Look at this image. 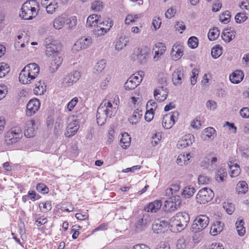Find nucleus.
<instances>
[{
	"label": "nucleus",
	"mask_w": 249,
	"mask_h": 249,
	"mask_svg": "<svg viewBox=\"0 0 249 249\" xmlns=\"http://www.w3.org/2000/svg\"><path fill=\"white\" fill-rule=\"evenodd\" d=\"M106 61L102 59L99 61L95 65L94 69L98 71H101L106 67Z\"/></svg>",
	"instance_id": "52"
},
{
	"label": "nucleus",
	"mask_w": 249,
	"mask_h": 249,
	"mask_svg": "<svg viewBox=\"0 0 249 249\" xmlns=\"http://www.w3.org/2000/svg\"><path fill=\"white\" fill-rule=\"evenodd\" d=\"M168 94V90L164 85L157 87L154 91L155 99L159 102L165 100Z\"/></svg>",
	"instance_id": "13"
},
{
	"label": "nucleus",
	"mask_w": 249,
	"mask_h": 249,
	"mask_svg": "<svg viewBox=\"0 0 249 249\" xmlns=\"http://www.w3.org/2000/svg\"><path fill=\"white\" fill-rule=\"evenodd\" d=\"M28 67H25L21 71L19 74V81L23 84H30L34 80L32 77H30Z\"/></svg>",
	"instance_id": "17"
},
{
	"label": "nucleus",
	"mask_w": 249,
	"mask_h": 249,
	"mask_svg": "<svg viewBox=\"0 0 249 249\" xmlns=\"http://www.w3.org/2000/svg\"><path fill=\"white\" fill-rule=\"evenodd\" d=\"M213 196L214 194L211 189L204 188L200 190L197 194L196 201L199 204H206L210 201Z\"/></svg>",
	"instance_id": "8"
},
{
	"label": "nucleus",
	"mask_w": 249,
	"mask_h": 249,
	"mask_svg": "<svg viewBox=\"0 0 249 249\" xmlns=\"http://www.w3.org/2000/svg\"><path fill=\"white\" fill-rule=\"evenodd\" d=\"M175 28L180 33H182V32L185 30L186 26L182 21H178L175 25Z\"/></svg>",
	"instance_id": "61"
},
{
	"label": "nucleus",
	"mask_w": 249,
	"mask_h": 249,
	"mask_svg": "<svg viewBox=\"0 0 249 249\" xmlns=\"http://www.w3.org/2000/svg\"><path fill=\"white\" fill-rule=\"evenodd\" d=\"M244 76V73L242 71L237 70L230 76V80L232 83L238 84L243 80Z\"/></svg>",
	"instance_id": "28"
},
{
	"label": "nucleus",
	"mask_w": 249,
	"mask_h": 249,
	"mask_svg": "<svg viewBox=\"0 0 249 249\" xmlns=\"http://www.w3.org/2000/svg\"><path fill=\"white\" fill-rule=\"evenodd\" d=\"M103 8V2L100 0H96L92 3L91 9L93 11L98 12Z\"/></svg>",
	"instance_id": "46"
},
{
	"label": "nucleus",
	"mask_w": 249,
	"mask_h": 249,
	"mask_svg": "<svg viewBox=\"0 0 249 249\" xmlns=\"http://www.w3.org/2000/svg\"><path fill=\"white\" fill-rule=\"evenodd\" d=\"M151 221V217L149 213L144 212L142 213L137 218L135 227L139 231L145 229Z\"/></svg>",
	"instance_id": "9"
},
{
	"label": "nucleus",
	"mask_w": 249,
	"mask_h": 249,
	"mask_svg": "<svg viewBox=\"0 0 249 249\" xmlns=\"http://www.w3.org/2000/svg\"><path fill=\"white\" fill-rule=\"evenodd\" d=\"M128 43L127 38L124 36H121L116 41L115 49L117 51H121L125 47Z\"/></svg>",
	"instance_id": "37"
},
{
	"label": "nucleus",
	"mask_w": 249,
	"mask_h": 249,
	"mask_svg": "<svg viewBox=\"0 0 249 249\" xmlns=\"http://www.w3.org/2000/svg\"><path fill=\"white\" fill-rule=\"evenodd\" d=\"M78 102V99L77 97H74L72 99L67 105V109L69 111L72 110L74 107L77 105Z\"/></svg>",
	"instance_id": "55"
},
{
	"label": "nucleus",
	"mask_w": 249,
	"mask_h": 249,
	"mask_svg": "<svg viewBox=\"0 0 249 249\" xmlns=\"http://www.w3.org/2000/svg\"><path fill=\"white\" fill-rule=\"evenodd\" d=\"M176 246L177 249H184L186 246L185 239L183 238L178 239Z\"/></svg>",
	"instance_id": "60"
},
{
	"label": "nucleus",
	"mask_w": 249,
	"mask_h": 249,
	"mask_svg": "<svg viewBox=\"0 0 249 249\" xmlns=\"http://www.w3.org/2000/svg\"><path fill=\"white\" fill-rule=\"evenodd\" d=\"M39 4L36 0H28L22 5L19 17L24 20H31L38 14Z\"/></svg>",
	"instance_id": "2"
},
{
	"label": "nucleus",
	"mask_w": 249,
	"mask_h": 249,
	"mask_svg": "<svg viewBox=\"0 0 249 249\" xmlns=\"http://www.w3.org/2000/svg\"><path fill=\"white\" fill-rule=\"evenodd\" d=\"M44 45L46 46V54L48 57H51L59 53L58 43L57 40L52 37L46 38L44 41Z\"/></svg>",
	"instance_id": "7"
},
{
	"label": "nucleus",
	"mask_w": 249,
	"mask_h": 249,
	"mask_svg": "<svg viewBox=\"0 0 249 249\" xmlns=\"http://www.w3.org/2000/svg\"><path fill=\"white\" fill-rule=\"evenodd\" d=\"M51 57H52L53 59L51 65L52 67H55V69L56 70L62 63L63 58L62 55L59 52L58 54H55ZM53 69H54V68H53Z\"/></svg>",
	"instance_id": "33"
},
{
	"label": "nucleus",
	"mask_w": 249,
	"mask_h": 249,
	"mask_svg": "<svg viewBox=\"0 0 249 249\" xmlns=\"http://www.w3.org/2000/svg\"><path fill=\"white\" fill-rule=\"evenodd\" d=\"M220 32L217 27H214L210 29L208 35V37L210 40L213 41L216 39L219 36Z\"/></svg>",
	"instance_id": "43"
},
{
	"label": "nucleus",
	"mask_w": 249,
	"mask_h": 249,
	"mask_svg": "<svg viewBox=\"0 0 249 249\" xmlns=\"http://www.w3.org/2000/svg\"><path fill=\"white\" fill-rule=\"evenodd\" d=\"M149 49L147 47L135 48L130 56L133 61H137L140 64L146 62Z\"/></svg>",
	"instance_id": "4"
},
{
	"label": "nucleus",
	"mask_w": 249,
	"mask_h": 249,
	"mask_svg": "<svg viewBox=\"0 0 249 249\" xmlns=\"http://www.w3.org/2000/svg\"><path fill=\"white\" fill-rule=\"evenodd\" d=\"M139 18L138 15H128L125 19V23L126 24H129L131 22H134L135 20Z\"/></svg>",
	"instance_id": "59"
},
{
	"label": "nucleus",
	"mask_w": 249,
	"mask_h": 249,
	"mask_svg": "<svg viewBox=\"0 0 249 249\" xmlns=\"http://www.w3.org/2000/svg\"><path fill=\"white\" fill-rule=\"evenodd\" d=\"M142 116V110L136 109L135 110L129 119L130 123L132 124H136L138 121L141 119Z\"/></svg>",
	"instance_id": "35"
},
{
	"label": "nucleus",
	"mask_w": 249,
	"mask_h": 249,
	"mask_svg": "<svg viewBox=\"0 0 249 249\" xmlns=\"http://www.w3.org/2000/svg\"><path fill=\"white\" fill-rule=\"evenodd\" d=\"M161 205V201L160 200H156L146 204L144 207V210L146 213H156L160 209Z\"/></svg>",
	"instance_id": "18"
},
{
	"label": "nucleus",
	"mask_w": 249,
	"mask_h": 249,
	"mask_svg": "<svg viewBox=\"0 0 249 249\" xmlns=\"http://www.w3.org/2000/svg\"><path fill=\"white\" fill-rule=\"evenodd\" d=\"M114 101L112 104L111 101H105L102 102L100 106H102L103 108L105 109V112L108 116L109 118L114 116L117 110L119 102V97L117 95L115 96Z\"/></svg>",
	"instance_id": "6"
},
{
	"label": "nucleus",
	"mask_w": 249,
	"mask_h": 249,
	"mask_svg": "<svg viewBox=\"0 0 249 249\" xmlns=\"http://www.w3.org/2000/svg\"><path fill=\"white\" fill-rule=\"evenodd\" d=\"M161 138V135L160 133H157L155 134V136L152 137L151 140V143L153 146H156L158 144Z\"/></svg>",
	"instance_id": "58"
},
{
	"label": "nucleus",
	"mask_w": 249,
	"mask_h": 249,
	"mask_svg": "<svg viewBox=\"0 0 249 249\" xmlns=\"http://www.w3.org/2000/svg\"><path fill=\"white\" fill-rule=\"evenodd\" d=\"M36 188L38 192L42 194H47L49 192L48 187L44 183H38L36 185Z\"/></svg>",
	"instance_id": "54"
},
{
	"label": "nucleus",
	"mask_w": 249,
	"mask_h": 249,
	"mask_svg": "<svg viewBox=\"0 0 249 249\" xmlns=\"http://www.w3.org/2000/svg\"><path fill=\"white\" fill-rule=\"evenodd\" d=\"M154 50H155V55L154 56V59L157 60L158 58L162 55L165 50L166 47L164 45L160 42H158L155 44V48H154Z\"/></svg>",
	"instance_id": "30"
},
{
	"label": "nucleus",
	"mask_w": 249,
	"mask_h": 249,
	"mask_svg": "<svg viewBox=\"0 0 249 249\" xmlns=\"http://www.w3.org/2000/svg\"><path fill=\"white\" fill-rule=\"evenodd\" d=\"M10 71L8 65L4 62L0 63V78L4 77Z\"/></svg>",
	"instance_id": "44"
},
{
	"label": "nucleus",
	"mask_w": 249,
	"mask_h": 249,
	"mask_svg": "<svg viewBox=\"0 0 249 249\" xmlns=\"http://www.w3.org/2000/svg\"><path fill=\"white\" fill-rule=\"evenodd\" d=\"M178 207L174 202L173 198H170L165 201L164 205V210L166 212H172L177 210Z\"/></svg>",
	"instance_id": "31"
},
{
	"label": "nucleus",
	"mask_w": 249,
	"mask_h": 249,
	"mask_svg": "<svg viewBox=\"0 0 249 249\" xmlns=\"http://www.w3.org/2000/svg\"><path fill=\"white\" fill-rule=\"evenodd\" d=\"M22 137V132L19 127H13L6 133L5 138V142L10 145L17 143Z\"/></svg>",
	"instance_id": "3"
},
{
	"label": "nucleus",
	"mask_w": 249,
	"mask_h": 249,
	"mask_svg": "<svg viewBox=\"0 0 249 249\" xmlns=\"http://www.w3.org/2000/svg\"><path fill=\"white\" fill-rule=\"evenodd\" d=\"M209 223V217L205 215H200L194 220L192 225L193 232H199L205 229Z\"/></svg>",
	"instance_id": "5"
},
{
	"label": "nucleus",
	"mask_w": 249,
	"mask_h": 249,
	"mask_svg": "<svg viewBox=\"0 0 249 249\" xmlns=\"http://www.w3.org/2000/svg\"><path fill=\"white\" fill-rule=\"evenodd\" d=\"M192 138H194V136L192 134L184 136L178 141L177 145L178 148L179 149H183L191 145L193 143Z\"/></svg>",
	"instance_id": "20"
},
{
	"label": "nucleus",
	"mask_w": 249,
	"mask_h": 249,
	"mask_svg": "<svg viewBox=\"0 0 249 249\" xmlns=\"http://www.w3.org/2000/svg\"><path fill=\"white\" fill-rule=\"evenodd\" d=\"M108 116L106 114L105 109L103 108L102 106L98 107L96 114L97 123L99 125H104L106 122Z\"/></svg>",
	"instance_id": "19"
},
{
	"label": "nucleus",
	"mask_w": 249,
	"mask_h": 249,
	"mask_svg": "<svg viewBox=\"0 0 249 249\" xmlns=\"http://www.w3.org/2000/svg\"><path fill=\"white\" fill-rule=\"evenodd\" d=\"M91 42V38L90 37H82L74 44V49L77 51L85 49L90 45Z\"/></svg>",
	"instance_id": "16"
},
{
	"label": "nucleus",
	"mask_w": 249,
	"mask_h": 249,
	"mask_svg": "<svg viewBox=\"0 0 249 249\" xmlns=\"http://www.w3.org/2000/svg\"><path fill=\"white\" fill-rule=\"evenodd\" d=\"M57 7V4L56 3H53L50 2L47 6H46V10L48 14H53Z\"/></svg>",
	"instance_id": "56"
},
{
	"label": "nucleus",
	"mask_w": 249,
	"mask_h": 249,
	"mask_svg": "<svg viewBox=\"0 0 249 249\" xmlns=\"http://www.w3.org/2000/svg\"><path fill=\"white\" fill-rule=\"evenodd\" d=\"M190 221V216L185 212L177 213L168 222V226L174 232H180L187 226Z\"/></svg>",
	"instance_id": "1"
},
{
	"label": "nucleus",
	"mask_w": 249,
	"mask_h": 249,
	"mask_svg": "<svg viewBox=\"0 0 249 249\" xmlns=\"http://www.w3.org/2000/svg\"><path fill=\"white\" fill-rule=\"evenodd\" d=\"M240 114L243 118H249V108L248 107H243L240 111Z\"/></svg>",
	"instance_id": "64"
},
{
	"label": "nucleus",
	"mask_w": 249,
	"mask_h": 249,
	"mask_svg": "<svg viewBox=\"0 0 249 249\" xmlns=\"http://www.w3.org/2000/svg\"><path fill=\"white\" fill-rule=\"evenodd\" d=\"M28 67L27 71L29 70V73L31 77L35 80L39 73V67L36 63H30L25 66Z\"/></svg>",
	"instance_id": "26"
},
{
	"label": "nucleus",
	"mask_w": 249,
	"mask_h": 249,
	"mask_svg": "<svg viewBox=\"0 0 249 249\" xmlns=\"http://www.w3.org/2000/svg\"><path fill=\"white\" fill-rule=\"evenodd\" d=\"M184 78L183 71L181 69L176 70L172 74V81L176 86L180 85Z\"/></svg>",
	"instance_id": "22"
},
{
	"label": "nucleus",
	"mask_w": 249,
	"mask_h": 249,
	"mask_svg": "<svg viewBox=\"0 0 249 249\" xmlns=\"http://www.w3.org/2000/svg\"><path fill=\"white\" fill-rule=\"evenodd\" d=\"M183 53L181 49L178 48L177 46L174 45L171 51V55L173 60H178L183 55Z\"/></svg>",
	"instance_id": "32"
},
{
	"label": "nucleus",
	"mask_w": 249,
	"mask_h": 249,
	"mask_svg": "<svg viewBox=\"0 0 249 249\" xmlns=\"http://www.w3.org/2000/svg\"><path fill=\"white\" fill-rule=\"evenodd\" d=\"M224 224L219 221H215L211 227L210 233L213 235H216L220 233L223 229Z\"/></svg>",
	"instance_id": "29"
},
{
	"label": "nucleus",
	"mask_w": 249,
	"mask_h": 249,
	"mask_svg": "<svg viewBox=\"0 0 249 249\" xmlns=\"http://www.w3.org/2000/svg\"><path fill=\"white\" fill-rule=\"evenodd\" d=\"M235 36V31L233 28L225 29L222 34V38L226 42L231 41Z\"/></svg>",
	"instance_id": "24"
},
{
	"label": "nucleus",
	"mask_w": 249,
	"mask_h": 249,
	"mask_svg": "<svg viewBox=\"0 0 249 249\" xmlns=\"http://www.w3.org/2000/svg\"><path fill=\"white\" fill-rule=\"evenodd\" d=\"M66 23V18L64 17H59L56 18L53 21V27L56 29H61Z\"/></svg>",
	"instance_id": "42"
},
{
	"label": "nucleus",
	"mask_w": 249,
	"mask_h": 249,
	"mask_svg": "<svg viewBox=\"0 0 249 249\" xmlns=\"http://www.w3.org/2000/svg\"><path fill=\"white\" fill-rule=\"evenodd\" d=\"M168 226L167 222L160 219H157L154 221L152 225V229L154 233L160 234L166 230Z\"/></svg>",
	"instance_id": "14"
},
{
	"label": "nucleus",
	"mask_w": 249,
	"mask_h": 249,
	"mask_svg": "<svg viewBox=\"0 0 249 249\" xmlns=\"http://www.w3.org/2000/svg\"><path fill=\"white\" fill-rule=\"evenodd\" d=\"M40 107V102L37 99L31 100L27 105L26 115L31 116L37 111Z\"/></svg>",
	"instance_id": "15"
},
{
	"label": "nucleus",
	"mask_w": 249,
	"mask_h": 249,
	"mask_svg": "<svg viewBox=\"0 0 249 249\" xmlns=\"http://www.w3.org/2000/svg\"><path fill=\"white\" fill-rule=\"evenodd\" d=\"M198 70L197 69H194L192 70V74L193 75L191 78V83L192 85H195L196 82V75L198 74Z\"/></svg>",
	"instance_id": "62"
},
{
	"label": "nucleus",
	"mask_w": 249,
	"mask_h": 249,
	"mask_svg": "<svg viewBox=\"0 0 249 249\" xmlns=\"http://www.w3.org/2000/svg\"><path fill=\"white\" fill-rule=\"evenodd\" d=\"M198 39L196 36L190 37L188 40V45L192 49H195L198 46Z\"/></svg>",
	"instance_id": "47"
},
{
	"label": "nucleus",
	"mask_w": 249,
	"mask_h": 249,
	"mask_svg": "<svg viewBox=\"0 0 249 249\" xmlns=\"http://www.w3.org/2000/svg\"><path fill=\"white\" fill-rule=\"evenodd\" d=\"M46 91V86L44 83H42L41 80H39L36 84V87L34 89V92L37 95H41Z\"/></svg>",
	"instance_id": "34"
},
{
	"label": "nucleus",
	"mask_w": 249,
	"mask_h": 249,
	"mask_svg": "<svg viewBox=\"0 0 249 249\" xmlns=\"http://www.w3.org/2000/svg\"><path fill=\"white\" fill-rule=\"evenodd\" d=\"M131 142V138L128 135V133H124L122 135V138L120 140L122 147L126 149L130 146Z\"/></svg>",
	"instance_id": "40"
},
{
	"label": "nucleus",
	"mask_w": 249,
	"mask_h": 249,
	"mask_svg": "<svg viewBox=\"0 0 249 249\" xmlns=\"http://www.w3.org/2000/svg\"><path fill=\"white\" fill-rule=\"evenodd\" d=\"M176 13V10L174 8H171L168 9L165 13V17L170 19L173 18Z\"/></svg>",
	"instance_id": "63"
},
{
	"label": "nucleus",
	"mask_w": 249,
	"mask_h": 249,
	"mask_svg": "<svg viewBox=\"0 0 249 249\" xmlns=\"http://www.w3.org/2000/svg\"><path fill=\"white\" fill-rule=\"evenodd\" d=\"M211 181V178L207 176L200 175L198 178V183L199 184H207Z\"/></svg>",
	"instance_id": "51"
},
{
	"label": "nucleus",
	"mask_w": 249,
	"mask_h": 249,
	"mask_svg": "<svg viewBox=\"0 0 249 249\" xmlns=\"http://www.w3.org/2000/svg\"><path fill=\"white\" fill-rule=\"evenodd\" d=\"M244 221L241 219L239 221H236L235 223L236 229L237 232L239 236H242L245 233V228L244 227Z\"/></svg>",
	"instance_id": "41"
},
{
	"label": "nucleus",
	"mask_w": 249,
	"mask_h": 249,
	"mask_svg": "<svg viewBox=\"0 0 249 249\" xmlns=\"http://www.w3.org/2000/svg\"><path fill=\"white\" fill-rule=\"evenodd\" d=\"M154 111L153 108H150L147 109L144 116V118L146 121L149 122L153 119Z\"/></svg>",
	"instance_id": "53"
},
{
	"label": "nucleus",
	"mask_w": 249,
	"mask_h": 249,
	"mask_svg": "<svg viewBox=\"0 0 249 249\" xmlns=\"http://www.w3.org/2000/svg\"><path fill=\"white\" fill-rule=\"evenodd\" d=\"M68 121L69 122L66 132H65V135L66 137L70 138L76 133L79 128V126L78 125V121L73 117L69 119Z\"/></svg>",
	"instance_id": "11"
},
{
	"label": "nucleus",
	"mask_w": 249,
	"mask_h": 249,
	"mask_svg": "<svg viewBox=\"0 0 249 249\" xmlns=\"http://www.w3.org/2000/svg\"><path fill=\"white\" fill-rule=\"evenodd\" d=\"M223 207L229 214H231L234 211V206L233 204L231 203H225Z\"/></svg>",
	"instance_id": "57"
},
{
	"label": "nucleus",
	"mask_w": 249,
	"mask_h": 249,
	"mask_svg": "<svg viewBox=\"0 0 249 249\" xmlns=\"http://www.w3.org/2000/svg\"><path fill=\"white\" fill-rule=\"evenodd\" d=\"M81 77L79 71H75L73 73H70L65 76L62 82L64 87H69L76 83Z\"/></svg>",
	"instance_id": "12"
},
{
	"label": "nucleus",
	"mask_w": 249,
	"mask_h": 249,
	"mask_svg": "<svg viewBox=\"0 0 249 249\" xmlns=\"http://www.w3.org/2000/svg\"><path fill=\"white\" fill-rule=\"evenodd\" d=\"M77 22V18L75 16L71 17L70 18L66 19V23L68 25L70 29H72L75 27Z\"/></svg>",
	"instance_id": "48"
},
{
	"label": "nucleus",
	"mask_w": 249,
	"mask_h": 249,
	"mask_svg": "<svg viewBox=\"0 0 249 249\" xmlns=\"http://www.w3.org/2000/svg\"><path fill=\"white\" fill-rule=\"evenodd\" d=\"M36 123L34 120H30L26 122L24 135L27 138H31L35 135Z\"/></svg>",
	"instance_id": "21"
},
{
	"label": "nucleus",
	"mask_w": 249,
	"mask_h": 249,
	"mask_svg": "<svg viewBox=\"0 0 249 249\" xmlns=\"http://www.w3.org/2000/svg\"><path fill=\"white\" fill-rule=\"evenodd\" d=\"M100 15L97 14H92L89 16L87 20V26L89 27H95L99 24L101 21Z\"/></svg>",
	"instance_id": "27"
},
{
	"label": "nucleus",
	"mask_w": 249,
	"mask_h": 249,
	"mask_svg": "<svg viewBox=\"0 0 249 249\" xmlns=\"http://www.w3.org/2000/svg\"><path fill=\"white\" fill-rule=\"evenodd\" d=\"M231 17V12L229 11H226L220 16L219 19L222 23H227L230 21Z\"/></svg>",
	"instance_id": "49"
},
{
	"label": "nucleus",
	"mask_w": 249,
	"mask_h": 249,
	"mask_svg": "<svg viewBox=\"0 0 249 249\" xmlns=\"http://www.w3.org/2000/svg\"><path fill=\"white\" fill-rule=\"evenodd\" d=\"M222 53V47L216 46L212 48L211 50L212 56L214 59L218 58Z\"/></svg>",
	"instance_id": "45"
},
{
	"label": "nucleus",
	"mask_w": 249,
	"mask_h": 249,
	"mask_svg": "<svg viewBox=\"0 0 249 249\" xmlns=\"http://www.w3.org/2000/svg\"><path fill=\"white\" fill-rule=\"evenodd\" d=\"M133 78L129 77L124 84V88L126 90H130L135 89L139 85V81H133Z\"/></svg>",
	"instance_id": "36"
},
{
	"label": "nucleus",
	"mask_w": 249,
	"mask_h": 249,
	"mask_svg": "<svg viewBox=\"0 0 249 249\" xmlns=\"http://www.w3.org/2000/svg\"><path fill=\"white\" fill-rule=\"evenodd\" d=\"M178 117V111H174L168 114H166L163 117L162 126L166 129L171 128L177 121Z\"/></svg>",
	"instance_id": "10"
},
{
	"label": "nucleus",
	"mask_w": 249,
	"mask_h": 249,
	"mask_svg": "<svg viewBox=\"0 0 249 249\" xmlns=\"http://www.w3.org/2000/svg\"><path fill=\"white\" fill-rule=\"evenodd\" d=\"M247 18V16L244 13H238L235 16V21L238 23L244 22Z\"/></svg>",
	"instance_id": "50"
},
{
	"label": "nucleus",
	"mask_w": 249,
	"mask_h": 249,
	"mask_svg": "<svg viewBox=\"0 0 249 249\" xmlns=\"http://www.w3.org/2000/svg\"><path fill=\"white\" fill-rule=\"evenodd\" d=\"M195 191L196 190L194 187L188 186L184 188L181 193V195L183 197L189 198L193 196Z\"/></svg>",
	"instance_id": "39"
},
{
	"label": "nucleus",
	"mask_w": 249,
	"mask_h": 249,
	"mask_svg": "<svg viewBox=\"0 0 249 249\" xmlns=\"http://www.w3.org/2000/svg\"><path fill=\"white\" fill-rule=\"evenodd\" d=\"M215 132L213 127H207L202 131L201 138L205 141L213 140L216 136Z\"/></svg>",
	"instance_id": "25"
},
{
	"label": "nucleus",
	"mask_w": 249,
	"mask_h": 249,
	"mask_svg": "<svg viewBox=\"0 0 249 249\" xmlns=\"http://www.w3.org/2000/svg\"><path fill=\"white\" fill-rule=\"evenodd\" d=\"M113 24V23L112 21H110L109 25L107 28H105L98 24L95 27L94 29L92 30L93 34L96 37L103 36L110 30V29L112 26Z\"/></svg>",
	"instance_id": "23"
},
{
	"label": "nucleus",
	"mask_w": 249,
	"mask_h": 249,
	"mask_svg": "<svg viewBox=\"0 0 249 249\" xmlns=\"http://www.w3.org/2000/svg\"><path fill=\"white\" fill-rule=\"evenodd\" d=\"M236 189L238 194H245L248 191V186L245 181H239L236 185Z\"/></svg>",
	"instance_id": "38"
}]
</instances>
